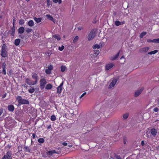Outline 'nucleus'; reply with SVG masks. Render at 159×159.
<instances>
[{
    "mask_svg": "<svg viewBox=\"0 0 159 159\" xmlns=\"http://www.w3.org/2000/svg\"><path fill=\"white\" fill-rule=\"evenodd\" d=\"M66 69V67L65 66H62L61 67V71L64 72Z\"/></svg>",
    "mask_w": 159,
    "mask_h": 159,
    "instance_id": "obj_38",
    "label": "nucleus"
},
{
    "mask_svg": "<svg viewBox=\"0 0 159 159\" xmlns=\"http://www.w3.org/2000/svg\"><path fill=\"white\" fill-rule=\"evenodd\" d=\"M115 25L116 26H119L121 25V22L118 20H116L115 22Z\"/></svg>",
    "mask_w": 159,
    "mask_h": 159,
    "instance_id": "obj_27",
    "label": "nucleus"
},
{
    "mask_svg": "<svg viewBox=\"0 0 159 159\" xmlns=\"http://www.w3.org/2000/svg\"><path fill=\"white\" fill-rule=\"evenodd\" d=\"M34 20L37 23H39L42 20V18H36L34 17Z\"/></svg>",
    "mask_w": 159,
    "mask_h": 159,
    "instance_id": "obj_22",
    "label": "nucleus"
},
{
    "mask_svg": "<svg viewBox=\"0 0 159 159\" xmlns=\"http://www.w3.org/2000/svg\"><path fill=\"white\" fill-rule=\"evenodd\" d=\"M147 42L148 43L153 42V41L152 40L150 39H148L147 40Z\"/></svg>",
    "mask_w": 159,
    "mask_h": 159,
    "instance_id": "obj_51",
    "label": "nucleus"
},
{
    "mask_svg": "<svg viewBox=\"0 0 159 159\" xmlns=\"http://www.w3.org/2000/svg\"><path fill=\"white\" fill-rule=\"evenodd\" d=\"M52 85L51 84H49L46 85L45 89H50L52 88Z\"/></svg>",
    "mask_w": 159,
    "mask_h": 159,
    "instance_id": "obj_21",
    "label": "nucleus"
},
{
    "mask_svg": "<svg viewBox=\"0 0 159 159\" xmlns=\"http://www.w3.org/2000/svg\"><path fill=\"white\" fill-rule=\"evenodd\" d=\"M117 81V80L116 79H114L110 84L109 88H111L113 87L116 84Z\"/></svg>",
    "mask_w": 159,
    "mask_h": 159,
    "instance_id": "obj_9",
    "label": "nucleus"
},
{
    "mask_svg": "<svg viewBox=\"0 0 159 159\" xmlns=\"http://www.w3.org/2000/svg\"><path fill=\"white\" fill-rule=\"evenodd\" d=\"M56 152L55 150L49 151L48 152L47 154L50 155H52L53 154L56 153Z\"/></svg>",
    "mask_w": 159,
    "mask_h": 159,
    "instance_id": "obj_24",
    "label": "nucleus"
},
{
    "mask_svg": "<svg viewBox=\"0 0 159 159\" xmlns=\"http://www.w3.org/2000/svg\"><path fill=\"white\" fill-rule=\"evenodd\" d=\"M78 39L79 37L78 36H75L73 40V43H75L78 40Z\"/></svg>",
    "mask_w": 159,
    "mask_h": 159,
    "instance_id": "obj_34",
    "label": "nucleus"
},
{
    "mask_svg": "<svg viewBox=\"0 0 159 159\" xmlns=\"http://www.w3.org/2000/svg\"><path fill=\"white\" fill-rule=\"evenodd\" d=\"M12 153L10 150L8 151L6 154L5 155L2 159H12Z\"/></svg>",
    "mask_w": 159,
    "mask_h": 159,
    "instance_id": "obj_4",
    "label": "nucleus"
},
{
    "mask_svg": "<svg viewBox=\"0 0 159 159\" xmlns=\"http://www.w3.org/2000/svg\"><path fill=\"white\" fill-rule=\"evenodd\" d=\"M158 52V50H155L154 51L148 52V55H152V54H154L157 53Z\"/></svg>",
    "mask_w": 159,
    "mask_h": 159,
    "instance_id": "obj_23",
    "label": "nucleus"
},
{
    "mask_svg": "<svg viewBox=\"0 0 159 159\" xmlns=\"http://www.w3.org/2000/svg\"><path fill=\"white\" fill-rule=\"evenodd\" d=\"M34 90H35L34 89L32 88H31L29 90H28V91L29 93H32L34 92Z\"/></svg>",
    "mask_w": 159,
    "mask_h": 159,
    "instance_id": "obj_35",
    "label": "nucleus"
},
{
    "mask_svg": "<svg viewBox=\"0 0 159 159\" xmlns=\"http://www.w3.org/2000/svg\"><path fill=\"white\" fill-rule=\"evenodd\" d=\"M150 132L152 135L153 136H155L157 135V131L155 129H152L151 130Z\"/></svg>",
    "mask_w": 159,
    "mask_h": 159,
    "instance_id": "obj_13",
    "label": "nucleus"
},
{
    "mask_svg": "<svg viewBox=\"0 0 159 159\" xmlns=\"http://www.w3.org/2000/svg\"><path fill=\"white\" fill-rule=\"evenodd\" d=\"M32 29L28 28L26 29V32L27 33H29L31 32L32 31Z\"/></svg>",
    "mask_w": 159,
    "mask_h": 159,
    "instance_id": "obj_44",
    "label": "nucleus"
},
{
    "mask_svg": "<svg viewBox=\"0 0 159 159\" xmlns=\"http://www.w3.org/2000/svg\"><path fill=\"white\" fill-rule=\"evenodd\" d=\"M51 71L48 69H46L45 70V73L48 74H50L51 73Z\"/></svg>",
    "mask_w": 159,
    "mask_h": 159,
    "instance_id": "obj_40",
    "label": "nucleus"
},
{
    "mask_svg": "<svg viewBox=\"0 0 159 159\" xmlns=\"http://www.w3.org/2000/svg\"><path fill=\"white\" fill-rule=\"evenodd\" d=\"M16 100L18 102L19 105H21L24 104H29V101L23 99L20 96H18L16 98Z\"/></svg>",
    "mask_w": 159,
    "mask_h": 159,
    "instance_id": "obj_1",
    "label": "nucleus"
},
{
    "mask_svg": "<svg viewBox=\"0 0 159 159\" xmlns=\"http://www.w3.org/2000/svg\"><path fill=\"white\" fill-rule=\"evenodd\" d=\"M100 53L99 50H95L93 52V53H92L90 56L92 57L93 56L96 57Z\"/></svg>",
    "mask_w": 159,
    "mask_h": 159,
    "instance_id": "obj_12",
    "label": "nucleus"
},
{
    "mask_svg": "<svg viewBox=\"0 0 159 159\" xmlns=\"http://www.w3.org/2000/svg\"><path fill=\"white\" fill-rule=\"evenodd\" d=\"M149 48H150L148 47L142 48L140 49V51L142 52H147L148 51Z\"/></svg>",
    "mask_w": 159,
    "mask_h": 159,
    "instance_id": "obj_15",
    "label": "nucleus"
},
{
    "mask_svg": "<svg viewBox=\"0 0 159 159\" xmlns=\"http://www.w3.org/2000/svg\"><path fill=\"white\" fill-rule=\"evenodd\" d=\"M64 48V47L63 45H62L61 47H59L58 48V50L60 51H62Z\"/></svg>",
    "mask_w": 159,
    "mask_h": 159,
    "instance_id": "obj_43",
    "label": "nucleus"
},
{
    "mask_svg": "<svg viewBox=\"0 0 159 159\" xmlns=\"http://www.w3.org/2000/svg\"><path fill=\"white\" fill-rule=\"evenodd\" d=\"M15 22H16V20L14 19L13 20V26L14 25V24L15 23Z\"/></svg>",
    "mask_w": 159,
    "mask_h": 159,
    "instance_id": "obj_55",
    "label": "nucleus"
},
{
    "mask_svg": "<svg viewBox=\"0 0 159 159\" xmlns=\"http://www.w3.org/2000/svg\"><path fill=\"white\" fill-rule=\"evenodd\" d=\"M114 66V64L113 63H110L107 64L105 66L106 70H108Z\"/></svg>",
    "mask_w": 159,
    "mask_h": 159,
    "instance_id": "obj_8",
    "label": "nucleus"
},
{
    "mask_svg": "<svg viewBox=\"0 0 159 159\" xmlns=\"http://www.w3.org/2000/svg\"><path fill=\"white\" fill-rule=\"evenodd\" d=\"M38 142L40 143H43L44 142V140L43 138H40L38 139Z\"/></svg>",
    "mask_w": 159,
    "mask_h": 159,
    "instance_id": "obj_29",
    "label": "nucleus"
},
{
    "mask_svg": "<svg viewBox=\"0 0 159 159\" xmlns=\"http://www.w3.org/2000/svg\"><path fill=\"white\" fill-rule=\"evenodd\" d=\"M153 42L155 43H159V38L157 39H155L152 40Z\"/></svg>",
    "mask_w": 159,
    "mask_h": 159,
    "instance_id": "obj_41",
    "label": "nucleus"
},
{
    "mask_svg": "<svg viewBox=\"0 0 159 159\" xmlns=\"http://www.w3.org/2000/svg\"><path fill=\"white\" fill-rule=\"evenodd\" d=\"M52 1L55 3H57L58 2L59 4H61V0H52Z\"/></svg>",
    "mask_w": 159,
    "mask_h": 159,
    "instance_id": "obj_39",
    "label": "nucleus"
},
{
    "mask_svg": "<svg viewBox=\"0 0 159 159\" xmlns=\"http://www.w3.org/2000/svg\"><path fill=\"white\" fill-rule=\"evenodd\" d=\"M121 22V25L124 24L125 23V21H122V22Z\"/></svg>",
    "mask_w": 159,
    "mask_h": 159,
    "instance_id": "obj_57",
    "label": "nucleus"
},
{
    "mask_svg": "<svg viewBox=\"0 0 159 159\" xmlns=\"http://www.w3.org/2000/svg\"><path fill=\"white\" fill-rule=\"evenodd\" d=\"M47 83V82L45 79H42L40 80V86L42 89H44L45 85Z\"/></svg>",
    "mask_w": 159,
    "mask_h": 159,
    "instance_id": "obj_7",
    "label": "nucleus"
},
{
    "mask_svg": "<svg viewBox=\"0 0 159 159\" xmlns=\"http://www.w3.org/2000/svg\"><path fill=\"white\" fill-rule=\"evenodd\" d=\"M124 56H122L121 57V58H120V59H122V58H124Z\"/></svg>",
    "mask_w": 159,
    "mask_h": 159,
    "instance_id": "obj_59",
    "label": "nucleus"
},
{
    "mask_svg": "<svg viewBox=\"0 0 159 159\" xmlns=\"http://www.w3.org/2000/svg\"><path fill=\"white\" fill-rule=\"evenodd\" d=\"M100 48V45L98 44H95L94 45H93V48L94 49L96 48L99 49Z\"/></svg>",
    "mask_w": 159,
    "mask_h": 159,
    "instance_id": "obj_28",
    "label": "nucleus"
},
{
    "mask_svg": "<svg viewBox=\"0 0 159 159\" xmlns=\"http://www.w3.org/2000/svg\"><path fill=\"white\" fill-rule=\"evenodd\" d=\"M19 24L20 25H23L24 23V21L23 20L21 19L19 20Z\"/></svg>",
    "mask_w": 159,
    "mask_h": 159,
    "instance_id": "obj_37",
    "label": "nucleus"
},
{
    "mask_svg": "<svg viewBox=\"0 0 159 159\" xmlns=\"http://www.w3.org/2000/svg\"><path fill=\"white\" fill-rule=\"evenodd\" d=\"M56 117L54 115H53L51 116V120L52 121H54L55 120H56Z\"/></svg>",
    "mask_w": 159,
    "mask_h": 159,
    "instance_id": "obj_30",
    "label": "nucleus"
},
{
    "mask_svg": "<svg viewBox=\"0 0 159 159\" xmlns=\"http://www.w3.org/2000/svg\"><path fill=\"white\" fill-rule=\"evenodd\" d=\"M114 159H122L120 156L118 155H115L114 157Z\"/></svg>",
    "mask_w": 159,
    "mask_h": 159,
    "instance_id": "obj_42",
    "label": "nucleus"
},
{
    "mask_svg": "<svg viewBox=\"0 0 159 159\" xmlns=\"http://www.w3.org/2000/svg\"><path fill=\"white\" fill-rule=\"evenodd\" d=\"M25 31V28L23 27H21L19 28L18 31V33L20 34H23Z\"/></svg>",
    "mask_w": 159,
    "mask_h": 159,
    "instance_id": "obj_16",
    "label": "nucleus"
},
{
    "mask_svg": "<svg viewBox=\"0 0 159 159\" xmlns=\"http://www.w3.org/2000/svg\"><path fill=\"white\" fill-rule=\"evenodd\" d=\"M119 54L120 52H119L115 55L111 57L110 58L111 60L112 61H113L116 60L118 57L119 55Z\"/></svg>",
    "mask_w": 159,
    "mask_h": 159,
    "instance_id": "obj_17",
    "label": "nucleus"
},
{
    "mask_svg": "<svg viewBox=\"0 0 159 159\" xmlns=\"http://www.w3.org/2000/svg\"><path fill=\"white\" fill-rule=\"evenodd\" d=\"M51 128V125H50L48 126L47 129H49Z\"/></svg>",
    "mask_w": 159,
    "mask_h": 159,
    "instance_id": "obj_56",
    "label": "nucleus"
},
{
    "mask_svg": "<svg viewBox=\"0 0 159 159\" xmlns=\"http://www.w3.org/2000/svg\"><path fill=\"white\" fill-rule=\"evenodd\" d=\"M147 34L146 32H142L140 35V37L141 38H142L144 36Z\"/></svg>",
    "mask_w": 159,
    "mask_h": 159,
    "instance_id": "obj_33",
    "label": "nucleus"
},
{
    "mask_svg": "<svg viewBox=\"0 0 159 159\" xmlns=\"http://www.w3.org/2000/svg\"><path fill=\"white\" fill-rule=\"evenodd\" d=\"M24 148L25 149V152L28 151L29 152H30V150L29 149V148L28 146H25Z\"/></svg>",
    "mask_w": 159,
    "mask_h": 159,
    "instance_id": "obj_36",
    "label": "nucleus"
},
{
    "mask_svg": "<svg viewBox=\"0 0 159 159\" xmlns=\"http://www.w3.org/2000/svg\"><path fill=\"white\" fill-rule=\"evenodd\" d=\"M129 115L128 113H126L123 115V118L124 120H126L128 117Z\"/></svg>",
    "mask_w": 159,
    "mask_h": 159,
    "instance_id": "obj_25",
    "label": "nucleus"
},
{
    "mask_svg": "<svg viewBox=\"0 0 159 159\" xmlns=\"http://www.w3.org/2000/svg\"><path fill=\"white\" fill-rule=\"evenodd\" d=\"M96 32L95 30H92L89 34L88 39V40L90 41L93 39L95 37Z\"/></svg>",
    "mask_w": 159,
    "mask_h": 159,
    "instance_id": "obj_3",
    "label": "nucleus"
},
{
    "mask_svg": "<svg viewBox=\"0 0 159 159\" xmlns=\"http://www.w3.org/2000/svg\"><path fill=\"white\" fill-rule=\"evenodd\" d=\"M2 66L3 68H6V64L5 62H3L2 64Z\"/></svg>",
    "mask_w": 159,
    "mask_h": 159,
    "instance_id": "obj_47",
    "label": "nucleus"
},
{
    "mask_svg": "<svg viewBox=\"0 0 159 159\" xmlns=\"http://www.w3.org/2000/svg\"><path fill=\"white\" fill-rule=\"evenodd\" d=\"M20 39H15L14 42V44L16 46H18L20 43Z\"/></svg>",
    "mask_w": 159,
    "mask_h": 159,
    "instance_id": "obj_18",
    "label": "nucleus"
},
{
    "mask_svg": "<svg viewBox=\"0 0 159 159\" xmlns=\"http://www.w3.org/2000/svg\"><path fill=\"white\" fill-rule=\"evenodd\" d=\"M47 6L48 7H49L52 3L51 1L50 0H47Z\"/></svg>",
    "mask_w": 159,
    "mask_h": 159,
    "instance_id": "obj_31",
    "label": "nucleus"
},
{
    "mask_svg": "<svg viewBox=\"0 0 159 159\" xmlns=\"http://www.w3.org/2000/svg\"><path fill=\"white\" fill-rule=\"evenodd\" d=\"M25 85H24V87L25 88H27V87H28V86H25Z\"/></svg>",
    "mask_w": 159,
    "mask_h": 159,
    "instance_id": "obj_62",
    "label": "nucleus"
},
{
    "mask_svg": "<svg viewBox=\"0 0 159 159\" xmlns=\"http://www.w3.org/2000/svg\"><path fill=\"white\" fill-rule=\"evenodd\" d=\"M1 55L3 57H6L7 56V47L5 44H3L2 47Z\"/></svg>",
    "mask_w": 159,
    "mask_h": 159,
    "instance_id": "obj_2",
    "label": "nucleus"
},
{
    "mask_svg": "<svg viewBox=\"0 0 159 159\" xmlns=\"http://www.w3.org/2000/svg\"><path fill=\"white\" fill-rule=\"evenodd\" d=\"M157 104L159 106V99L158 100L157 102Z\"/></svg>",
    "mask_w": 159,
    "mask_h": 159,
    "instance_id": "obj_64",
    "label": "nucleus"
},
{
    "mask_svg": "<svg viewBox=\"0 0 159 159\" xmlns=\"http://www.w3.org/2000/svg\"><path fill=\"white\" fill-rule=\"evenodd\" d=\"M2 72L4 75H6V74L7 72L6 70V68H3Z\"/></svg>",
    "mask_w": 159,
    "mask_h": 159,
    "instance_id": "obj_45",
    "label": "nucleus"
},
{
    "mask_svg": "<svg viewBox=\"0 0 159 159\" xmlns=\"http://www.w3.org/2000/svg\"><path fill=\"white\" fill-rule=\"evenodd\" d=\"M48 69L51 71L53 69L52 66L51 65L48 66Z\"/></svg>",
    "mask_w": 159,
    "mask_h": 159,
    "instance_id": "obj_48",
    "label": "nucleus"
},
{
    "mask_svg": "<svg viewBox=\"0 0 159 159\" xmlns=\"http://www.w3.org/2000/svg\"><path fill=\"white\" fill-rule=\"evenodd\" d=\"M3 111V109H0V116L1 115V114H2Z\"/></svg>",
    "mask_w": 159,
    "mask_h": 159,
    "instance_id": "obj_50",
    "label": "nucleus"
},
{
    "mask_svg": "<svg viewBox=\"0 0 159 159\" xmlns=\"http://www.w3.org/2000/svg\"><path fill=\"white\" fill-rule=\"evenodd\" d=\"M62 144L64 145V146H66L67 145V144L66 143V142H63L62 143Z\"/></svg>",
    "mask_w": 159,
    "mask_h": 159,
    "instance_id": "obj_52",
    "label": "nucleus"
},
{
    "mask_svg": "<svg viewBox=\"0 0 159 159\" xmlns=\"http://www.w3.org/2000/svg\"><path fill=\"white\" fill-rule=\"evenodd\" d=\"M143 90V89L141 88L136 91L134 93V96L136 97L138 96L141 93Z\"/></svg>",
    "mask_w": 159,
    "mask_h": 159,
    "instance_id": "obj_11",
    "label": "nucleus"
},
{
    "mask_svg": "<svg viewBox=\"0 0 159 159\" xmlns=\"http://www.w3.org/2000/svg\"><path fill=\"white\" fill-rule=\"evenodd\" d=\"M25 81L27 84H28L29 85H33L36 84V83H35L34 81L32 80L30 78H27L25 79Z\"/></svg>",
    "mask_w": 159,
    "mask_h": 159,
    "instance_id": "obj_5",
    "label": "nucleus"
},
{
    "mask_svg": "<svg viewBox=\"0 0 159 159\" xmlns=\"http://www.w3.org/2000/svg\"><path fill=\"white\" fill-rule=\"evenodd\" d=\"M153 111L155 112H157L159 111V109L157 107H155L154 108Z\"/></svg>",
    "mask_w": 159,
    "mask_h": 159,
    "instance_id": "obj_46",
    "label": "nucleus"
},
{
    "mask_svg": "<svg viewBox=\"0 0 159 159\" xmlns=\"http://www.w3.org/2000/svg\"><path fill=\"white\" fill-rule=\"evenodd\" d=\"M47 18L49 19V20L53 21H54V19L52 16L49 14H47L46 16Z\"/></svg>",
    "mask_w": 159,
    "mask_h": 159,
    "instance_id": "obj_19",
    "label": "nucleus"
},
{
    "mask_svg": "<svg viewBox=\"0 0 159 159\" xmlns=\"http://www.w3.org/2000/svg\"><path fill=\"white\" fill-rule=\"evenodd\" d=\"M7 108L8 110L11 112H13L15 109L14 106L12 105H8Z\"/></svg>",
    "mask_w": 159,
    "mask_h": 159,
    "instance_id": "obj_14",
    "label": "nucleus"
},
{
    "mask_svg": "<svg viewBox=\"0 0 159 159\" xmlns=\"http://www.w3.org/2000/svg\"><path fill=\"white\" fill-rule=\"evenodd\" d=\"M141 144L142 146H143L144 145V142L143 141H142L141 142Z\"/></svg>",
    "mask_w": 159,
    "mask_h": 159,
    "instance_id": "obj_53",
    "label": "nucleus"
},
{
    "mask_svg": "<svg viewBox=\"0 0 159 159\" xmlns=\"http://www.w3.org/2000/svg\"><path fill=\"white\" fill-rule=\"evenodd\" d=\"M36 134H32V137L33 139H34L35 138Z\"/></svg>",
    "mask_w": 159,
    "mask_h": 159,
    "instance_id": "obj_54",
    "label": "nucleus"
},
{
    "mask_svg": "<svg viewBox=\"0 0 159 159\" xmlns=\"http://www.w3.org/2000/svg\"><path fill=\"white\" fill-rule=\"evenodd\" d=\"M63 81L60 85L58 86L57 88V93H60L61 92V91L63 89Z\"/></svg>",
    "mask_w": 159,
    "mask_h": 159,
    "instance_id": "obj_10",
    "label": "nucleus"
},
{
    "mask_svg": "<svg viewBox=\"0 0 159 159\" xmlns=\"http://www.w3.org/2000/svg\"><path fill=\"white\" fill-rule=\"evenodd\" d=\"M11 30H12V33H11V35L12 36H14L15 33V30L14 28V26H13V27L11 28Z\"/></svg>",
    "mask_w": 159,
    "mask_h": 159,
    "instance_id": "obj_32",
    "label": "nucleus"
},
{
    "mask_svg": "<svg viewBox=\"0 0 159 159\" xmlns=\"http://www.w3.org/2000/svg\"><path fill=\"white\" fill-rule=\"evenodd\" d=\"M6 94H5L4 96H3V97H2V98H5V97H6Z\"/></svg>",
    "mask_w": 159,
    "mask_h": 159,
    "instance_id": "obj_60",
    "label": "nucleus"
},
{
    "mask_svg": "<svg viewBox=\"0 0 159 159\" xmlns=\"http://www.w3.org/2000/svg\"><path fill=\"white\" fill-rule=\"evenodd\" d=\"M53 37L57 39V40H60L61 39V38L60 36L58 34H55L53 36Z\"/></svg>",
    "mask_w": 159,
    "mask_h": 159,
    "instance_id": "obj_26",
    "label": "nucleus"
},
{
    "mask_svg": "<svg viewBox=\"0 0 159 159\" xmlns=\"http://www.w3.org/2000/svg\"><path fill=\"white\" fill-rule=\"evenodd\" d=\"M86 94V92H84V93H83L81 96L79 98L81 99V98H82Z\"/></svg>",
    "mask_w": 159,
    "mask_h": 159,
    "instance_id": "obj_49",
    "label": "nucleus"
},
{
    "mask_svg": "<svg viewBox=\"0 0 159 159\" xmlns=\"http://www.w3.org/2000/svg\"><path fill=\"white\" fill-rule=\"evenodd\" d=\"M68 146L70 148H71L72 147V145H68Z\"/></svg>",
    "mask_w": 159,
    "mask_h": 159,
    "instance_id": "obj_58",
    "label": "nucleus"
},
{
    "mask_svg": "<svg viewBox=\"0 0 159 159\" xmlns=\"http://www.w3.org/2000/svg\"><path fill=\"white\" fill-rule=\"evenodd\" d=\"M12 72V70H11L10 71V72H9V74H10Z\"/></svg>",
    "mask_w": 159,
    "mask_h": 159,
    "instance_id": "obj_63",
    "label": "nucleus"
},
{
    "mask_svg": "<svg viewBox=\"0 0 159 159\" xmlns=\"http://www.w3.org/2000/svg\"><path fill=\"white\" fill-rule=\"evenodd\" d=\"M32 77L34 80L35 83L37 84L39 80V77L38 75L35 73H32Z\"/></svg>",
    "mask_w": 159,
    "mask_h": 159,
    "instance_id": "obj_6",
    "label": "nucleus"
},
{
    "mask_svg": "<svg viewBox=\"0 0 159 159\" xmlns=\"http://www.w3.org/2000/svg\"><path fill=\"white\" fill-rule=\"evenodd\" d=\"M78 28L79 30H81V29H82V27H79Z\"/></svg>",
    "mask_w": 159,
    "mask_h": 159,
    "instance_id": "obj_61",
    "label": "nucleus"
},
{
    "mask_svg": "<svg viewBox=\"0 0 159 159\" xmlns=\"http://www.w3.org/2000/svg\"><path fill=\"white\" fill-rule=\"evenodd\" d=\"M28 25L30 27L34 26V21L32 20H30L28 22Z\"/></svg>",
    "mask_w": 159,
    "mask_h": 159,
    "instance_id": "obj_20",
    "label": "nucleus"
}]
</instances>
